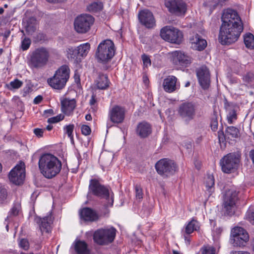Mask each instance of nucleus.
<instances>
[{
    "label": "nucleus",
    "instance_id": "nucleus-1",
    "mask_svg": "<svg viewBox=\"0 0 254 254\" xmlns=\"http://www.w3.org/2000/svg\"><path fill=\"white\" fill-rule=\"evenodd\" d=\"M221 19L218 39L222 45H230L238 39L243 26L238 12L232 9L224 10Z\"/></svg>",
    "mask_w": 254,
    "mask_h": 254
},
{
    "label": "nucleus",
    "instance_id": "nucleus-2",
    "mask_svg": "<svg viewBox=\"0 0 254 254\" xmlns=\"http://www.w3.org/2000/svg\"><path fill=\"white\" fill-rule=\"evenodd\" d=\"M38 164L41 173L47 179L56 176L62 169L61 162L54 155L48 153L41 156Z\"/></svg>",
    "mask_w": 254,
    "mask_h": 254
},
{
    "label": "nucleus",
    "instance_id": "nucleus-3",
    "mask_svg": "<svg viewBox=\"0 0 254 254\" xmlns=\"http://www.w3.org/2000/svg\"><path fill=\"white\" fill-rule=\"evenodd\" d=\"M115 49L114 43L109 39L103 41L98 45L95 57L97 62L102 64H106L115 55Z\"/></svg>",
    "mask_w": 254,
    "mask_h": 254
},
{
    "label": "nucleus",
    "instance_id": "nucleus-4",
    "mask_svg": "<svg viewBox=\"0 0 254 254\" xmlns=\"http://www.w3.org/2000/svg\"><path fill=\"white\" fill-rule=\"evenodd\" d=\"M70 69L66 65L61 66L55 72L54 76L48 79L49 85L56 89H62L65 85L69 77Z\"/></svg>",
    "mask_w": 254,
    "mask_h": 254
},
{
    "label": "nucleus",
    "instance_id": "nucleus-5",
    "mask_svg": "<svg viewBox=\"0 0 254 254\" xmlns=\"http://www.w3.org/2000/svg\"><path fill=\"white\" fill-rule=\"evenodd\" d=\"M89 191L94 195L107 200V207L113 205V197L110 195L108 188L101 185L96 179L90 181Z\"/></svg>",
    "mask_w": 254,
    "mask_h": 254
},
{
    "label": "nucleus",
    "instance_id": "nucleus-6",
    "mask_svg": "<svg viewBox=\"0 0 254 254\" xmlns=\"http://www.w3.org/2000/svg\"><path fill=\"white\" fill-rule=\"evenodd\" d=\"M238 193L234 188H230L226 190L223 195V208L226 215L232 216L234 214L236 209V203L238 200Z\"/></svg>",
    "mask_w": 254,
    "mask_h": 254
},
{
    "label": "nucleus",
    "instance_id": "nucleus-7",
    "mask_svg": "<svg viewBox=\"0 0 254 254\" xmlns=\"http://www.w3.org/2000/svg\"><path fill=\"white\" fill-rule=\"evenodd\" d=\"M241 155L238 153H230L224 156L220 161L222 170L225 173H231L237 169Z\"/></svg>",
    "mask_w": 254,
    "mask_h": 254
},
{
    "label": "nucleus",
    "instance_id": "nucleus-8",
    "mask_svg": "<svg viewBox=\"0 0 254 254\" xmlns=\"http://www.w3.org/2000/svg\"><path fill=\"white\" fill-rule=\"evenodd\" d=\"M48 50L43 47L36 49L32 54L30 60V65L34 68H41L48 63L49 58Z\"/></svg>",
    "mask_w": 254,
    "mask_h": 254
},
{
    "label": "nucleus",
    "instance_id": "nucleus-9",
    "mask_svg": "<svg viewBox=\"0 0 254 254\" xmlns=\"http://www.w3.org/2000/svg\"><path fill=\"white\" fill-rule=\"evenodd\" d=\"M116 232V229L113 227L98 229L94 233L93 240L98 245H108L114 241Z\"/></svg>",
    "mask_w": 254,
    "mask_h": 254
},
{
    "label": "nucleus",
    "instance_id": "nucleus-10",
    "mask_svg": "<svg viewBox=\"0 0 254 254\" xmlns=\"http://www.w3.org/2000/svg\"><path fill=\"white\" fill-rule=\"evenodd\" d=\"M155 167L158 174L163 177H168L173 175L174 162L168 158H163L156 162Z\"/></svg>",
    "mask_w": 254,
    "mask_h": 254
},
{
    "label": "nucleus",
    "instance_id": "nucleus-11",
    "mask_svg": "<svg viewBox=\"0 0 254 254\" xmlns=\"http://www.w3.org/2000/svg\"><path fill=\"white\" fill-rule=\"evenodd\" d=\"M94 21V18L90 15H81L77 17L74 20V29L78 33H86L90 29Z\"/></svg>",
    "mask_w": 254,
    "mask_h": 254
},
{
    "label": "nucleus",
    "instance_id": "nucleus-12",
    "mask_svg": "<svg viewBox=\"0 0 254 254\" xmlns=\"http://www.w3.org/2000/svg\"><path fill=\"white\" fill-rule=\"evenodd\" d=\"M25 177V164L20 162L17 164L9 172L8 178L11 182L16 185L23 183Z\"/></svg>",
    "mask_w": 254,
    "mask_h": 254
},
{
    "label": "nucleus",
    "instance_id": "nucleus-13",
    "mask_svg": "<svg viewBox=\"0 0 254 254\" xmlns=\"http://www.w3.org/2000/svg\"><path fill=\"white\" fill-rule=\"evenodd\" d=\"M196 109L197 107L195 103L186 102L179 106L178 114L186 121H190L194 118Z\"/></svg>",
    "mask_w": 254,
    "mask_h": 254
},
{
    "label": "nucleus",
    "instance_id": "nucleus-14",
    "mask_svg": "<svg viewBox=\"0 0 254 254\" xmlns=\"http://www.w3.org/2000/svg\"><path fill=\"white\" fill-rule=\"evenodd\" d=\"M126 113V110L124 107L115 105L110 108L108 112V118L113 123L121 124L125 120Z\"/></svg>",
    "mask_w": 254,
    "mask_h": 254
},
{
    "label": "nucleus",
    "instance_id": "nucleus-15",
    "mask_svg": "<svg viewBox=\"0 0 254 254\" xmlns=\"http://www.w3.org/2000/svg\"><path fill=\"white\" fill-rule=\"evenodd\" d=\"M196 75L198 82L203 89L209 88L210 83V73L208 69L205 66H202L196 71Z\"/></svg>",
    "mask_w": 254,
    "mask_h": 254
},
{
    "label": "nucleus",
    "instance_id": "nucleus-16",
    "mask_svg": "<svg viewBox=\"0 0 254 254\" xmlns=\"http://www.w3.org/2000/svg\"><path fill=\"white\" fill-rule=\"evenodd\" d=\"M138 19L140 22L147 28H152L155 26V20L152 13L145 9L139 12Z\"/></svg>",
    "mask_w": 254,
    "mask_h": 254
},
{
    "label": "nucleus",
    "instance_id": "nucleus-17",
    "mask_svg": "<svg viewBox=\"0 0 254 254\" xmlns=\"http://www.w3.org/2000/svg\"><path fill=\"white\" fill-rule=\"evenodd\" d=\"M191 48L195 50L201 51L207 46L206 41L202 38L197 33H193L189 39Z\"/></svg>",
    "mask_w": 254,
    "mask_h": 254
},
{
    "label": "nucleus",
    "instance_id": "nucleus-18",
    "mask_svg": "<svg viewBox=\"0 0 254 254\" xmlns=\"http://www.w3.org/2000/svg\"><path fill=\"white\" fill-rule=\"evenodd\" d=\"M152 132V127L148 123L143 121L138 124L136 128V134L140 138H146Z\"/></svg>",
    "mask_w": 254,
    "mask_h": 254
},
{
    "label": "nucleus",
    "instance_id": "nucleus-19",
    "mask_svg": "<svg viewBox=\"0 0 254 254\" xmlns=\"http://www.w3.org/2000/svg\"><path fill=\"white\" fill-rule=\"evenodd\" d=\"M62 111L66 116H70L76 107V101L74 99L65 98L61 101Z\"/></svg>",
    "mask_w": 254,
    "mask_h": 254
},
{
    "label": "nucleus",
    "instance_id": "nucleus-20",
    "mask_svg": "<svg viewBox=\"0 0 254 254\" xmlns=\"http://www.w3.org/2000/svg\"><path fill=\"white\" fill-rule=\"evenodd\" d=\"M160 36L164 40L175 43V28L171 26H166L160 31Z\"/></svg>",
    "mask_w": 254,
    "mask_h": 254
},
{
    "label": "nucleus",
    "instance_id": "nucleus-21",
    "mask_svg": "<svg viewBox=\"0 0 254 254\" xmlns=\"http://www.w3.org/2000/svg\"><path fill=\"white\" fill-rule=\"evenodd\" d=\"M219 140L220 142L221 139L223 140V137L225 139H232L233 138H237L239 136V129L233 126L227 127L225 134L224 135L223 131L221 132L219 131L218 132Z\"/></svg>",
    "mask_w": 254,
    "mask_h": 254
},
{
    "label": "nucleus",
    "instance_id": "nucleus-22",
    "mask_svg": "<svg viewBox=\"0 0 254 254\" xmlns=\"http://www.w3.org/2000/svg\"><path fill=\"white\" fill-rule=\"evenodd\" d=\"M176 65L179 64L183 66H187L191 63V58L181 51H176Z\"/></svg>",
    "mask_w": 254,
    "mask_h": 254
},
{
    "label": "nucleus",
    "instance_id": "nucleus-23",
    "mask_svg": "<svg viewBox=\"0 0 254 254\" xmlns=\"http://www.w3.org/2000/svg\"><path fill=\"white\" fill-rule=\"evenodd\" d=\"M231 239V243L235 247L244 246L248 241L249 237L247 232H244V234H239L238 236L232 237Z\"/></svg>",
    "mask_w": 254,
    "mask_h": 254
},
{
    "label": "nucleus",
    "instance_id": "nucleus-24",
    "mask_svg": "<svg viewBox=\"0 0 254 254\" xmlns=\"http://www.w3.org/2000/svg\"><path fill=\"white\" fill-rule=\"evenodd\" d=\"M81 217L85 221H94L98 219L96 212L89 208H84L80 212Z\"/></svg>",
    "mask_w": 254,
    "mask_h": 254
},
{
    "label": "nucleus",
    "instance_id": "nucleus-25",
    "mask_svg": "<svg viewBox=\"0 0 254 254\" xmlns=\"http://www.w3.org/2000/svg\"><path fill=\"white\" fill-rule=\"evenodd\" d=\"M187 11V5L183 0H176V17H184Z\"/></svg>",
    "mask_w": 254,
    "mask_h": 254
},
{
    "label": "nucleus",
    "instance_id": "nucleus-26",
    "mask_svg": "<svg viewBox=\"0 0 254 254\" xmlns=\"http://www.w3.org/2000/svg\"><path fill=\"white\" fill-rule=\"evenodd\" d=\"M53 223V218L51 214L43 218L41 220L40 228L42 232L48 233L51 230V225Z\"/></svg>",
    "mask_w": 254,
    "mask_h": 254
},
{
    "label": "nucleus",
    "instance_id": "nucleus-27",
    "mask_svg": "<svg viewBox=\"0 0 254 254\" xmlns=\"http://www.w3.org/2000/svg\"><path fill=\"white\" fill-rule=\"evenodd\" d=\"M164 90L168 93H172L175 91V77L168 76L164 79L163 83Z\"/></svg>",
    "mask_w": 254,
    "mask_h": 254
},
{
    "label": "nucleus",
    "instance_id": "nucleus-28",
    "mask_svg": "<svg viewBox=\"0 0 254 254\" xmlns=\"http://www.w3.org/2000/svg\"><path fill=\"white\" fill-rule=\"evenodd\" d=\"M95 84L96 87L99 89H106L109 87V81L106 75L99 73Z\"/></svg>",
    "mask_w": 254,
    "mask_h": 254
},
{
    "label": "nucleus",
    "instance_id": "nucleus-29",
    "mask_svg": "<svg viewBox=\"0 0 254 254\" xmlns=\"http://www.w3.org/2000/svg\"><path fill=\"white\" fill-rule=\"evenodd\" d=\"M25 30L28 35H32L37 28V22L34 17H30L24 23Z\"/></svg>",
    "mask_w": 254,
    "mask_h": 254
},
{
    "label": "nucleus",
    "instance_id": "nucleus-30",
    "mask_svg": "<svg viewBox=\"0 0 254 254\" xmlns=\"http://www.w3.org/2000/svg\"><path fill=\"white\" fill-rule=\"evenodd\" d=\"M75 250L77 254H89L87 245L84 241H77L75 244Z\"/></svg>",
    "mask_w": 254,
    "mask_h": 254
},
{
    "label": "nucleus",
    "instance_id": "nucleus-31",
    "mask_svg": "<svg viewBox=\"0 0 254 254\" xmlns=\"http://www.w3.org/2000/svg\"><path fill=\"white\" fill-rule=\"evenodd\" d=\"M77 49L78 56L85 57L90 51V45L88 43L81 44L77 47Z\"/></svg>",
    "mask_w": 254,
    "mask_h": 254
},
{
    "label": "nucleus",
    "instance_id": "nucleus-32",
    "mask_svg": "<svg viewBox=\"0 0 254 254\" xmlns=\"http://www.w3.org/2000/svg\"><path fill=\"white\" fill-rule=\"evenodd\" d=\"M246 47L250 49L254 48V36L251 33L246 34L244 37Z\"/></svg>",
    "mask_w": 254,
    "mask_h": 254
},
{
    "label": "nucleus",
    "instance_id": "nucleus-33",
    "mask_svg": "<svg viewBox=\"0 0 254 254\" xmlns=\"http://www.w3.org/2000/svg\"><path fill=\"white\" fill-rule=\"evenodd\" d=\"M198 222L196 221L192 220L186 226L185 228V233L186 235H189L192 233L194 231H197Z\"/></svg>",
    "mask_w": 254,
    "mask_h": 254
},
{
    "label": "nucleus",
    "instance_id": "nucleus-34",
    "mask_svg": "<svg viewBox=\"0 0 254 254\" xmlns=\"http://www.w3.org/2000/svg\"><path fill=\"white\" fill-rule=\"evenodd\" d=\"M22 85V81L18 79H15L14 80L10 82L9 84H6V87L9 90H13L19 89Z\"/></svg>",
    "mask_w": 254,
    "mask_h": 254
},
{
    "label": "nucleus",
    "instance_id": "nucleus-35",
    "mask_svg": "<svg viewBox=\"0 0 254 254\" xmlns=\"http://www.w3.org/2000/svg\"><path fill=\"white\" fill-rule=\"evenodd\" d=\"M66 53V56L68 59L76 60L79 57L77 49L72 47L67 48Z\"/></svg>",
    "mask_w": 254,
    "mask_h": 254
},
{
    "label": "nucleus",
    "instance_id": "nucleus-36",
    "mask_svg": "<svg viewBox=\"0 0 254 254\" xmlns=\"http://www.w3.org/2000/svg\"><path fill=\"white\" fill-rule=\"evenodd\" d=\"M103 7V4L101 2H94L87 6L88 10L91 12H96L101 10Z\"/></svg>",
    "mask_w": 254,
    "mask_h": 254
},
{
    "label": "nucleus",
    "instance_id": "nucleus-37",
    "mask_svg": "<svg viewBox=\"0 0 254 254\" xmlns=\"http://www.w3.org/2000/svg\"><path fill=\"white\" fill-rule=\"evenodd\" d=\"M74 128L73 124H69L64 127V130L65 133L67 134L68 137L70 138L71 141H73V131Z\"/></svg>",
    "mask_w": 254,
    "mask_h": 254
},
{
    "label": "nucleus",
    "instance_id": "nucleus-38",
    "mask_svg": "<svg viewBox=\"0 0 254 254\" xmlns=\"http://www.w3.org/2000/svg\"><path fill=\"white\" fill-rule=\"evenodd\" d=\"M202 254H215V249L210 246H204L201 249Z\"/></svg>",
    "mask_w": 254,
    "mask_h": 254
},
{
    "label": "nucleus",
    "instance_id": "nucleus-39",
    "mask_svg": "<svg viewBox=\"0 0 254 254\" xmlns=\"http://www.w3.org/2000/svg\"><path fill=\"white\" fill-rule=\"evenodd\" d=\"M165 5L170 13H175V0H165Z\"/></svg>",
    "mask_w": 254,
    "mask_h": 254
},
{
    "label": "nucleus",
    "instance_id": "nucleus-40",
    "mask_svg": "<svg viewBox=\"0 0 254 254\" xmlns=\"http://www.w3.org/2000/svg\"><path fill=\"white\" fill-rule=\"evenodd\" d=\"M184 34L182 31L176 29V44H181L184 41Z\"/></svg>",
    "mask_w": 254,
    "mask_h": 254
},
{
    "label": "nucleus",
    "instance_id": "nucleus-41",
    "mask_svg": "<svg viewBox=\"0 0 254 254\" xmlns=\"http://www.w3.org/2000/svg\"><path fill=\"white\" fill-rule=\"evenodd\" d=\"M244 232H247L245 230L241 227H236L234 228L231 231V237L238 236L239 234H244Z\"/></svg>",
    "mask_w": 254,
    "mask_h": 254
},
{
    "label": "nucleus",
    "instance_id": "nucleus-42",
    "mask_svg": "<svg viewBox=\"0 0 254 254\" xmlns=\"http://www.w3.org/2000/svg\"><path fill=\"white\" fill-rule=\"evenodd\" d=\"M7 196V192L6 189L4 187L0 186V203L4 202Z\"/></svg>",
    "mask_w": 254,
    "mask_h": 254
},
{
    "label": "nucleus",
    "instance_id": "nucleus-43",
    "mask_svg": "<svg viewBox=\"0 0 254 254\" xmlns=\"http://www.w3.org/2000/svg\"><path fill=\"white\" fill-rule=\"evenodd\" d=\"M206 186L208 190H211L214 185V178L213 176L208 175L205 181Z\"/></svg>",
    "mask_w": 254,
    "mask_h": 254
},
{
    "label": "nucleus",
    "instance_id": "nucleus-44",
    "mask_svg": "<svg viewBox=\"0 0 254 254\" xmlns=\"http://www.w3.org/2000/svg\"><path fill=\"white\" fill-rule=\"evenodd\" d=\"M243 80L247 83L253 82L254 81V73L251 72H248L243 76Z\"/></svg>",
    "mask_w": 254,
    "mask_h": 254
},
{
    "label": "nucleus",
    "instance_id": "nucleus-45",
    "mask_svg": "<svg viewBox=\"0 0 254 254\" xmlns=\"http://www.w3.org/2000/svg\"><path fill=\"white\" fill-rule=\"evenodd\" d=\"M31 42L29 38H24L21 42V49L23 51L27 50L30 47Z\"/></svg>",
    "mask_w": 254,
    "mask_h": 254
},
{
    "label": "nucleus",
    "instance_id": "nucleus-46",
    "mask_svg": "<svg viewBox=\"0 0 254 254\" xmlns=\"http://www.w3.org/2000/svg\"><path fill=\"white\" fill-rule=\"evenodd\" d=\"M19 246L25 251H27L29 248V244L27 239H22L18 243Z\"/></svg>",
    "mask_w": 254,
    "mask_h": 254
},
{
    "label": "nucleus",
    "instance_id": "nucleus-47",
    "mask_svg": "<svg viewBox=\"0 0 254 254\" xmlns=\"http://www.w3.org/2000/svg\"><path fill=\"white\" fill-rule=\"evenodd\" d=\"M237 119V114L236 111L233 109L231 111H230L228 116L227 120L229 124H232L233 120H236Z\"/></svg>",
    "mask_w": 254,
    "mask_h": 254
},
{
    "label": "nucleus",
    "instance_id": "nucleus-48",
    "mask_svg": "<svg viewBox=\"0 0 254 254\" xmlns=\"http://www.w3.org/2000/svg\"><path fill=\"white\" fill-rule=\"evenodd\" d=\"M64 118V116L62 114H60L56 117H52L48 120V122L49 123L54 124L58 123L62 120H63Z\"/></svg>",
    "mask_w": 254,
    "mask_h": 254
},
{
    "label": "nucleus",
    "instance_id": "nucleus-49",
    "mask_svg": "<svg viewBox=\"0 0 254 254\" xmlns=\"http://www.w3.org/2000/svg\"><path fill=\"white\" fill-rule=\"evenodd\" d=\"M141 59L143 61L144 66H145L146 67H147L149 66H150L151 60L147 55L145 54H143L141 56Z\"/></svg>",
    "mask_w": 254,
    "mask_h": 254
},
{
    "label": "nucleus",
    "instance_id": "nucleus-50",
    "mask_svg": "<svg viewBox=\"0 0 254 254\" xmlns=\"http://www.w3.org/2000/svg\"><path fill=\"white\" fill-rule=\"evenodd\" d=\"M96 102V96L93 94L90 99L89 104L92 106L91 108L94 112L97 111V106L95 104Z\"/></svg>",
    "mask_w": 254,
    "mask_h": 254
},
{
    "label": "nucleus",
    "instance_id": "nucleus-51",
    "mask_svg": "<svg viewBox=\"0 0 254 254\" xmlns=\"http://www.w3.org/2000/svg\"><path fill=\"white\" fill-rule=\"evenodd\" d=\"M82 133L84 135H88L90 134L91 130L90 127L87 125H82L81 127Z\"/></svg>",
    "mask_w": 254,
    "mask_h": 254
},
{
    "label": "nucleus",
    "instance_id": "nucleus-52",
    "mask_svg": "<svg viewBox=\"0 0 254 254\" xmlns=\"http://www.w3.org/2000/svg\"><path fill=\"white\" fill-rule=\"evenodd\" d=\"M247 219L252 224H254V210H249L246 215Z\"/></svg>",
    "mask_w": 254,
    "mask_h": 254
},
{
    "label": "nucleus",
    "instance_id": "nucleus-53",
    "mask_svg": "<svg viewBox=\"0 0 254 254\" xmlns=\"http://www.w3.org/2000/svg\"><path fill=\"white\" fill-rule=\"evenodd\" d=\"M135 194L136 197L137 199H140L142 198V189L140 186H135Z\"/></svg>",
    "mask_w": 254,
    "mask_h": 254
},
{
    "label": "nucleus",
    "instance_id": "nucleus-54",
    "mask_svg": "<svg viewBox=\"0 0 254 254\" xmlns=\"http://www.w3.org/2000/svg\"><path fill=\"white\" fill-rule=\"evenodd\" d=\"M211 129L213 131L216 130L218 127V121L216 118L212 119L210 124Z\"/></svg>",
    "mask_w": 254,
    "mask_h": 254
},
{
    "label": "nucleus",
    "instance_id": "nucleus-55",
    "mask_svg": "<svg viewBox=\"0 0 254 254\" xmlns=\"http://www.w3.org/2000/svg\"><path fill=\"white\" fill-rule=\"evenodd\" d=\"M34 134L38 137L43 136L44 133V129L37 128L34 129Z\"/></svg>",
    "mask_w": 254,
    "mask_h": 254
},
{
    "label": "nucleus",
    "instance_id": "nucleus-56",
    "mask_svg": "<svg viewBox=\"0 0 254 254\" xmlns=\"http://www.w3.org/2000/svg\"><path fill=\"white\" fill-rule=\"evenodd\" d=\"M42 97L40 95H39L35 98V99H34V103L35 104H37L40 103L42 101Z\"/></svg>",
    "mask_w": 254,
    "mask_h": 254
},
{
    "label": "nucleus",
    "instance_id": "nucleus-57",
    "mask_svg": "<svg viewBox=\"0 0 254 254\" xmlns=\"http://www.w3.org/2000/svg\"><path fill=\"white\" fill-rule=\"evenodd\" d=\"M74 78L75 82L77 84H78L80 83V79L79 75L78 74L75 73L74 75Z\"/></svg>",
    "mask_w": 254,
    "mask_h": 254
},
{
    "label": "nucleus",
    "instance_id": "nucleus-58",
    "mask_svg": "<svg viewBox=\"0 0 254 254\" xmlns=\"http://www.w3.org/2000/svg\"><path fill=\"white\" fill-rule=\"evenodd\" d=\"M250 156L253 160V162L254 164V150H252L250 152Z\"/></svg>",
    "mask_w": 254,
    "mask_h": 254
},
{
    "label": "nucleus",
    "instance_id": "nucleus-59",
    "mask_svg": "<svg viewBox=\"0 0 254 254\" xmlns=\"http://www.w3.org/2000/svg\"><path fill=\"white\" fill-rule=\"evenodd\" d=\"M11 213L13 214V215H16L18 214V211L17 210L16 208L13 207L11 209Z\"/></svg>",
    "mask_w": 254,
    "mask_h": 254
},
{
    "label": "nucleus",
    "instance_id": "nucleus-60",
    "mask_svg": "<svg viewBox=\"0 0 254 254\" xmlns=\"http://www.w3.org/2000/svg\"><path fill=\"white\" fill-rule=\"evenodd\" d=\"M232 254H250V253L248 252H243V251H239L238 252H233Z\"/></svg>",
    "mask_w": 254,
    "mask_h": 254
},
{
    "label": "nucleus",
    "instance_id": "nucleus-61",
    "mask_svg": "<svg viewBox=\"0 0 254 254\" xmlns=\"http://www.w3.org/2000/svg\"><path fill=\"white\" fill-rule=\"evenodd\" d=\"M184 237H185V241L187 243V244L188 245H189L190 244V238L189 237H188L187 236H186V234L184 235Z\"/></svg>",
    "mask_w": 254,
    "mask_h": 254
},
{
    "label": "nucleus",
    "instance_id": "nucleus-62",
    "mask_svg": "<svg viewBox=\"0 0 254 254\" xmlns=\"http://www.w3.org/2000/svg\"><path fill=\"white\" fill-rule=\"evenodd\" d=\"M44 112L45 114H49L51 115L53 114L54 113L53 110L52 109L45 110Z\"/></svg>",
    "mask_w": 254,
    "mask_h": 254
},
{
    "label": "nucleus",
    "instance_id": "nucleus-63",
    "mask_svg": "<svg viewBox=\"0 0 254 254\" xmlns=\"http://www.w3.org/2000/svg\"><path fill=\"white\" fill-rule=\"evenodd\" d=\"M143 81H144V83L146 84H148V83L149 82V79H148V77L146 76H144L143 77Z\"/></svg>",
    "mask_w": 254,
    "mask_h": 254
},
{
    "label": "nucleus",
    "instance_id": "nucleus-64",
    "mask_svg": "<svg viewBox=\"0 0 254 254\" xmlns=\"http://www.w3.org/2000/svg\"><path fill=\"white\" fill-rule=\"evenodd\" d=\"M85 119L87 121H91L92 120V117L90 114H87L85 116Z\"/></svg>",
    "mask_w": 254,
    "mask_h": 254
}]
</instances>
